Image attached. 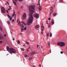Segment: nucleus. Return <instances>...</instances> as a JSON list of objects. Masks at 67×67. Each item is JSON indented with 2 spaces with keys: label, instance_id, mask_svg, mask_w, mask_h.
I'll use <instances>...</instances> for the list:
<instances>
[{
  "label": "nucleus",
  "instance_id": "nucleus-10",
  "mask_svg": "<svg viewBox=\"0 0 67 67\" xmlns=\"http://www.w3.org/2000/svg\"><path fill=\"white\" fill-rule=\"evenodd\" d=\"M20 49L22 51H24L25 49H24V48H21Z\"/></svg>",
  "mask_w": 67,
  "mask_h": 67
},
{
  "label": "nucleus",
  "instance_id": "nucleus-21",
  "mask_svg": "<svg viewBox=\"0 0 67 67\" xmlns=\"http://www.w3.org/2000/svg\"><path fill=\"white\" fill-rule=\"evenodd\" d=\"M51 24H54V21H52L51 22Z\"/></svg>",
  "mask_w": 67,
  "mask_h": 67
},
{
  "label": "nucleus",
  "instance_id": "nucleus-27",
  "mask_svg": "<svg viewBox=\"0 0 67 67\" xmlns=\"http://www.w3.org/2000/svg\"><path fill=\"white\" fill-rule=\"evenodd\" d=\"M18 25H21V23H20V21L18 23Z\"/></svg>",
  "mask_w": 67,
  "mask_h": 67
},
{
  "label": "nucleus",
  "instance_id": "nucleus-9",
  "mask_svg": "<svg viewBox=\"0 0 67 67\" xmlns=\"http://www.w3.org/2000/svg\"><path fill=\"white\" fill-rule=\"evenodd\" d=\"M49 32H48L47 33V39H48V37L49 36Z\"/></svg>",
  "mask_w": 67,
  "mask_h": 67
},
{
  "label": "nucleus",
  "instance_id": "nucleus-59",
  "mask_svg": "<svg viewBox=\"0 0 67 67\" xmlns=\"http://www.w3.org/2000/svg\"><path fill=\"white\" fill-rule=\"evenodd\" d=\"M22 6L21 7V8H22Z\"/></svg>",
  "mask_w": 67,
  "mask_h": 67
},
{
  "label": "nucleus",
  "instance_id": "nucleus-31",
  "mask_svg": "<svg viewBox=\"0 0 67 67\" xmlns=\"http://www.w3.org/2000/svg\"><path fill=\"white\" fill-rule=\"evenodd\" d=\"M24 30L25 31L26 30V27H25L24 28Z\"/></svg>",
  "mask_w": 67,
  "mask_h": 67
},
{
  "label": "nucleus",
  "instance_id": "nucleus-25",
  "mask_svg": "<svg viewBox=\"0 0 67 67\" xmlns=\"http://www.w3.org/2000/svg\"><path fill=\"white\" fill-rule=\"evenodd\" d=\"M53 15H54V16H56V13H54L53 14Z\"/></svg>",
  "mask_w": 67,
  "mask_h": 67
},
{
  "label": "nucleus",
  "instance_id": "nucleus-46",
  "mask_svg": "<svg viewBox=\"0 0 67 67\" xmlns=\"http://www.w3.org/2000/svg\"><path fill=\"white\" fill-rule=\"evenodd\" d=\"M12 22H14V20H12Z\"/></svg>",
  "mask_w": 67,
  "mask_h": 67
},
{
  "label": "nucleus",
  "instance_id": "nucleus-1",
  "mask_svg": "<svg viewBox=\"0 0 67 67\" xmlns=\"http://www.w3.org/2000/svg\"><path fill=\"white\" fill-rule=\"evenodd\" d=\"M36 6L35 5H31L29 7V11L30 13L29 14V18L28 20V25H31L32 23L33 20V13L35 12V8Z\"/></svg>",
  "mask_w": 67,
  "mask_h": 67
},
{
  "label": "nucleus",
  "instance_id": "nucleus-37",
  "mask_svg": "<svg viewBox=\"0 0 67 67\" xmlns=\"http://www.w3.org/2000/svg\"><path fill=\"white\" fill-rule=\"evenodd\" d=\"M37 48H38V47H39V45H38V44L37 45Z\"/></svg>",
  "mask_w": 67,
  "mask_h": 67
},
{
  "label": "nucleus",
  "instance_id": "nucleus-51",
  "mask_svg": "<svg viewBox=\"0 0 67 67\" xmlns=\"http://www.w3.org/2000/svg\"><path fill=\"white\" fill-rule=\"evenodd\" d=\"M25 44H24L23 46L24 47H25Z\"/></svg>",
  "mask_w": 67,
  "mask_h": 67
},
{
  "label": "nucleus",
  "instance_id": "nucleus-2",
  "mask_svg": "<svg viewBox=\"0 0 67 67\" xmlns=\"http://www.w3.org/2000/svg\"><path fill=\"white\" fill-rule=\"evenodd\" d=\"M6 47L7 49V51H8V52L10 54H11L12 55V53H13L14 54L16 53V51L13 48H10L9 46H7Z\"/></svg>",
  "mask_w": 67,
  "mask_h": 67
},
{
  "label": "nucleus",
  "instance_id": "nucleus-40",
  "mask_svg": "<svg viewBox=\"0 0 67 67\" xmlns=\"http://www.w3.org/2000/svg\"><path fill=\"white\" fill-rule=\"evenodd\" d=\"M60 53L61 54H63V51H61Z\"/></svg>",
  "mask_w": 67,
  "mask_h": 67
},
{
  "label": "nucleus",
  "instance_id": "nucleus-45",
  "mask_svg": "<svg viewBox=\"0 0 67 67\" xmlns=\"http://www.w3.org/2000/svg\"><path fill=\"white\" fill-rule=\"evenodd\" d=\"M51 8H52V9H53V6H51Z\"/></svg>",
  "mask_w": 67,
  "mask_h": 67
},
{
  "label": "nucleus",
  "instance_id": "nucleus-18",
  "mask_svg": "<svg viewBox=\"0 0 67 67\" xmlns=\"http://www.w3.org/2000/svg\"><path fill=\"white\" fill-rule=\"evenodd\" d=\"M41 27L42 29H44V27L43 26H41Z\"/></svg>",
  "mask_w": 67,
  "mask_h": 67
},
{
  "label": "nucleus",
  "instance_id": "nucleus-43",
  "mask_svg": "<svg viewBox=\"0 0 67 67\" xmlns=\"http://www.w3.org/2000/svg\"><path fill=\"white\" fill-rule=\"evenodd\" d=\"M51 20V18H49L48 19V20Z\"/></svg>",
  "mask_w": 67,
  "mask_h": 67
},
{
  "label": "nucleus",
  "instance_id": "nucleus-8",
  "mask_svg": "<svg viewBox=\"0 0 67 67\" xmlns=\"http://www.w3.org/2000/svg\"><path fill=\"white\" fill-rule=\"evenodd\" d=\"M16 15L15 14V12L14 11L13 14L12 15V16H15V17H16Z\"/></svg>",
  "mask_w": 67,
  "mask_h": 67
},
{
  "label": "nucleus",
  "instance_id": "nucleus-42",
  "mask_svg": "<svg viewBox=\"0 0 67 67\" xmlns=\"http://www.w3.org/2000/svg\"><path fill=\"white\" fill-rule=\"evenodd\" d=\"M46 23H47V24H48V21L47 20V21Z\"/></svg>",
  "mask_w": 67,
  "mask_h": 67
},
{
  "label": "nucleus",
  "instance_id": "nucleus-26",
  "mask_svg": "<svg viewBox=\"0 0 67 67\" xmlns=\"http://www.w3.org/2000/svg\"><path fill=\"white\" fill-rule=\"evenodd\" d=\"M60 2H63V0H60Z\"/></svg>",
  "mask_w": 67,
  "mask_h": 67
},
{
  "label": "nucleus",
  "instance_id": "nucleus-12",
  "mask_svg": "<svg viewBox=\"0 0 67 67\" xmlns=\"http://www.w3.org/2000/svg\"><path fill=\"white\" fill-rule=\"evenodd\" d=\"M34 54H35V52H32L30 53V55H34Z\"/></svg>",
  "mask_w": 67,
  "mask_h": 67
},
{
  "label": "nucleus",
  "instance_id": "nucleus-44",
  "mask_svg": "<svg viewBox=\"0 0 67 67\" xmlns=\"http://www.w3.org/2000/svg\"><path fill=\"white\" fill-rule=\"evenodd\" d=\"M27 52H28V51H29V49H27Z\"/></svg>",
  "mask_w": 67,
  "mask_h": 67
},
{
  "label": "nucleus",
  "instance_id": "nucleus-16",
  "mask_svg": "<svg viewBox=\"0 0 67 67\" xmlns=\"http://www.w3.org/2000/svg\"><path fill=\"white\" fill-rule=\"evenodd\" d=\"M0 30L1 32L2 31V28H1V27L0 26Z\"/></svg>",
  "mask_w": 67,
  "mask_h": 67
},
{
  "label": "nucleus",
  "instance_id": "nucleus-35",
  "mask_svg": "<svg viewBox=\"0 0 67 67\" xmlns=\"http://www.w3.org/2000/svg\"><path fill=\"white\" fill-rule=\"evenodd\" d=\"M52 13H51V12H50V13L49 14L50 16H51V14H52Z\"/></svg>",
  "mask_w": 67,
  "mask_h": 67
},
{
  "label": "nucleus",
  "instance_id": "nucleus-57",
  "mask_svg": "<svg viewBox=\"0 0 67 67\" xmlns=\"http://www.w3.org/2000/svg\"><path fill=\"white\" fill-rule=\"evenodd\" d=\"M20 34H22V33H20Z\"/></svg>",
  "mask_w": 67,
  "mask_h": 67
},
{
  "label": "nucleus",
  "instance_id": "nucleus-24",
  "mask_svg": "<svg viewBox=\"0 0 67 67\" xmlns=\"http://www.w3.org/2000/svg\"><path fill=\"white\" fill-rule=\"evenodd\" d=\"M48 46H50V43H49V42H48Z\"/></svg>",
  "mask_w": 67,
  "mask_h": 67
},
{
  "label": "nucleus",
  "instance_id": "nucleus-52",
  "mask_svg": "<svg viewBox=\"0 0 67 67\" xmlns=\"http://www.w3.org/2000/svg\"><path fill=\"white\" fill-rule=\"evenodd\" d=\"M8 10H8V11L6 12L7 13H8Z\"/></svg>",
  "mask_w": 67,
  "mask_h": 67
},
{
  "label": "nucleus",
  "instance_id": "nucleus-62",
  "mask_svg": "<svg viewBox=\"0 0 67 67\" xmlns=\"http://www.w3.org/2000/svg\"><path fill=\"white\" fill-rule=\"evenodd\" d=\"M41 48H42V46H41Z\"/></svg>",
  "mask_w": 67,
  "mask_h": 67
},
{
  "label": "nucleus",
  "instance_id": "nucleus-38",
  "mask_svg": "<svg viewBox=\"0 0 67 67\" xmlns=\"http://www.w3.org/2000/svg\"><path fill=\"white\" fill-rule=\"evenodd\" d=\"M41 9H42V8H41V7H40L39 8V10H41Z\"/></svg>",
  "mask_w": 67,
  "mask_h": 67
},
{
  "label": "nucleus",
  "instance_id": "nucleus-5",
  "mask_svg": "<svg viewBox=\"0 0 67 67\" xmlns=\"http://www.w3.org/2000/svg\"><path fill=\"white\" fill-rule=\"evenodd\" d=\"M34 17L36 19H38L39 17V15L37 14H35L34 15Z\"/></svg>",
  "mask_w": 67,
  "mask_h": 67
},
{
  "label": "nucleus",
  "instance_id": "nucleus-60",
  "mask_svg": "<svg viewBox=\"0 0 67 67\" xmlns=\"http://www.w3.org/2000/svg\"><path fill=\"white\" fill-rule=\"evenodd\" d=\"M9 7V8H11V6H10Z\"/></svg>",
  "mask_w": 67,
  "mask_h": 67
},
{
  "label": "nucleus",
  "instance_id": "nucleus-22",
  "mask_svg": "<svg viewBox=\"0 0 67 67\" xmlns=\"http://www.w3.org/2000/svg\"><path fill=\"white\" fill-rule=\"evenodd\" d=\"M21 23H23V24H24V25H26V24H25V23H24V22H23V21H21Z\"/></svg>",
  "mask_w": 67,
  "mask_h": 67
},
{
  "label": "nucleus",
  "instance_id": "nucleus-49",
  "mask_svg": "<svg viewBox=\"0 0 67 67\" xmlns=\"http://www.w3.org/2000/svg\"><path fill=\"white\" fill-rule=\"evenodd\" d=\"M4 36H7V35H5H5H4Z\"/></svg>",
  "mask_w": 67,
  "mask_h": 67
},
{
  "label": "nucleus",
  "instance_id": "nucleus-7",
  "mask_svg": "<svg viewBox=\"0 0 67 67\" xmlns=\"http://www.w3.org/2000/svg\"><path fill=\"white\" fill-rule=\"evenodd\" d=\"M2 34L0 32V40H2V39L3 38V36L1 35Z\"/></svg>",
  "mask_w": 67,
  "mask_h": 67
},
{
  "label": "nucleus",
  "instance_id": "nucleus-6",
  "mask_svg": "<svg viewBox=\"0 0 67 67\" xmlns=\"http://www.w3.org/2000/svg\"><path fill=\"white\" fill-rule=\"evenodd\" d=\"M26 13H25L23 15L22 19L23 20H24V19H25V18H26Z\"/></svg>",
  "mask_w": 67,
  "mask_h": 67
},
{
  "label": "nucleus",
  "instance_id": "nucleus-47",
  "mask_svg": "<svg viewBox=\"0 0 67 67\" xmlns=\"http://www.w3.org/2000/svg\"><path fill=\"white\" fill-rule=\"evenodd\" d=\"M19 19H18L17 20V22H19Z\"/></svg>",
  "mask_w": 67,
  "mask_h": 67
},
{
  "label": "nucleus",
  "instance_id": "nucleus-28",
  "mask_svg": "<svg viewBox=\"0 0 67 67\" xmlns=\"http://www.w3.org/2000/svg\"><path fill=\"white\" fill-rule=\"evenodd\" d=\"M7 16H8V18H10V17H11V16H10V15L8 14H7Z\"/></svg>",
  "mask_w": 67,
  "mask_h": 67
},
{
  "label": "nucleus",
  "instance_id": "nucleus-30",
  "mask_svg": "<svg viewBox=\"0 0 67 67\" xmlns=\"http://www.w3.org/2000/svg\"><path fill=\"white\" fill-rule=\"evenodd\" d=\"M26 44H28V45H29V44H30V43H29V42H28L26 41Z\"/></svg>",
  "mask_w": 67,
  "mask_h": 67
},
{
  "label": "nucleus",
  "instance_id": "nucleus-15",
  "mask_svg": "<svg viewBox=\"0 0 67 67\" xmlns=\"http://www.w3.org/2000/svg\"><path fill=\"white\" fill-rule=\"evenodd\" d=\"M21 28H22V29H23L24 28V26H23V24L21 25Z\"/></svg>",
  "mask_w": 67,
  "mask_h": 67
},
{
  "label": "nucleus",
  "instance_id": "nucleus-23",
  "mask_svg": "<svg viewBox=\"0 0 67 67\" xmlns=\"http://www.w3.org/2000/svg\"><path fill=\"white\" fill-rule=\"evenodd\" d=\"M17 43L18 44H20V41L19 40H18L17 41Z\"/></svg>",
  "mask_w": 67,
  "mask_h": 67
},
{
  "label": "nucleus",
  "instance_id": "nucleus-13",
  "mask_svg": "<svg viewBox=\"0 0 67 67\" xmlns=\"http://www.w3.org/2000/svg\"><path fill=\"white\" fill-rule=\"evenodd\" d=\"M13 3H14V4H15V5H16V2H15V1H14L13 0Z\"/></svg>",
  "mask_w": 67,
  "mask_h": 67
},
{
  "label": "nucleus",
  "instance_id": "nucleus-20",
  "mask_svg": "<svg viewBox=\"0 0 67 67\" xmlns=\"http://www.w3.org/2000/svg\"><path fill=\"white\" fill-rule=\"evenodd\" d=\"M20 29L21 30V32H23V31H24V29H23V28H21Z\"/></svg>",
  "mask_w": 67,
  "mask_h": 67
},
{
  "label": "nucleus",
  "instance_id": "nucleus-14",
  "mask_svg": "<svg viewBox=\"0 0 67 67\" xmlns=\"http://www.w3.org/2000/svg\"><path fill=\"white\" fill-rule=\"evenodd\" d=\"M16 2H17V1H18V0H14ZM20 2H22V1L23 0H18Z\"/></svg>",
  "mask_w": 67,
  "mask_h": 67
},
{
  "label": "nucleus",
  "instance_id": "nucleus-34",
  "mask_svg": "<svg viewBox=\"0 0 67 67\" xmlns=\"http://www.w3.org/2000/svg\"><path fill=\"white\" fill-rule=\"evenodd\" d=\"M25 57H27V55H25Z\"/></svg>",
  "mask_w": 67,
  "mask_h": 67
},
{
  "label": "nucleus",
  "instance_id": "nucleus-4",
  "mask_svg": "<svg viewBox=\"0 0 67 67\" xmlns=\"http://www.w3.org/2000/svg\"><path fill=\"white\" fill-rule=\"evenodd\" d=\"M1 11L3 13H5V9L3 7L1 8Z\"/></svg>",
  "mask_w": 67,
  "mask_h": 67
},
{
  "label": "nucleus",
  "instance_id": "nucleus-19",
  "mask_svg": "<svg viewBox=\"0 0 67 67\" xmlns=\"http://www.w3.org/2000/svg\"><path fill=\"white\" fill-rule=\"evenodd\" d=\"M53 9H51L50 12H51V13H53Z\"/></svg>",
  "mask_w": 67,
  "mask_h": 67
},
{
  "label": "nucleus",
  "instance_id": "nucleus-33",
  "mask_svg": "<svg viewBox=\"0 0 67 67\" xmlns=\"http://www.w3.org/2000/svg\"><path fill=\"white\" fill-rule=\"evenodd\" d=\"M10 21H11V20H12V18H11L10 17Z\"/></svg>",
  "mask_w": 67,
  "mask_h": 67
},
{
  "label": "nucleus",
  "instance_id": "nucleus-54",
  "mask_svg": "<svg viewBox=\"0 0 67 67\" xmlns=\"http://www.w3.org/2000/svg\"><path fill=\"white\" fill-rule=\"evenodd\" d=\"M30 47H29L28 48V49H30Z\"/></svg>",
  "mask_w": 67,
  "mask_h": 67
},
{
  "label": "nucleus",
  "instance_id": "nucleus-56",
  "mask_svg": "<svg viewBox=\"0 0 67 67\" xmlns=\"http://www.w3.org/2000/svg\"><path fill=\"white\" fill-rule=\"evenodd\" d=\"M10 9H12V8H11L10 7Z\"/></svg>",
  "mask_w": 67,
  "mask_h": 67
},
{
  "label": "nucleus",
  "instance_id": "nucleus-32",
  "mask_svg": "<svg viewBox=\"0 0 67 67\" xmlns=\"http://www.w3.org/2000/svg\"><path fill=\"white\" fill-rule=\"evenodd\" d=\"M52 33H51L50 35V37H52Z\"/></svg>",
  "mask_w": 67,
  "mask_h": 67
},
{
  "label": "nucleus",
  "instance_id": "nucleus-11",
  "mask_svg": "<svg viewBox=\"0 0 67 67\" xmlns=\"http://www.w3.org/2000/svg\"><path fill=\"white\" fill-rule=\"evenodd\" d=\"M39 27H40V26H39V25H36L35 26V28H36V29H38V28H39Z\"/></svg>",
  "mask_w": 67,
  "mask_h": 67
},
{
  "label": "nucleus",
  "instance_id": "nucleus-63",
  "mask_svg": "<svg viewBox=\"0 0 67 67\" xmlns=\"http://www.w3.org/2000/svg\"><path fill=\"white\" fill-rule=\"evenodd\" d=\"M55 4H54V5H55Z\"/></svg>",
  "mask_w": 67,
  "mask_h": 67
},
{
  "label": "nucleus",
  "instance_id": "nucleus-55",
  "mask_svg": "<svg viewBox=\"0 0 67 67\" xmlns=\"http://www.w3.org/2000/svg\"><path fill=\"white\" fill-rule=\"evenodd\" d=\"M8 10H10V8H9Z\"/></svg>",
  "mask_w": 67,
  "mask_h": 67
},
{
  "label": "nucleus",
  "instance_id": "nucleus-3",
  "mask_svg": "<svg viewBox=\"0 0 67 67\" xmlns=\"http://www.w3.org/2000/svg\"><path fill=\"white\" fill-rule=\"evenodd\" d=\"M57 44L58 45H59L62 47L64 46L65 45V43L63 42H58Z\"/></svg>",
  "mask_w": 67,
  "mask_h": 67
},
{
  "label": "nucleus",
  "instance_id": "nucleus-29",
  "mask_svg": "<svg viewBox=\"0 0 67 67\" xmlns=\"http://www.w3.org/2000/svg\"><path fill=\"white\" fill-rule=\"evenodd\" d=\"M29 60H32V58H30Z\"/></svg>",
  "mask_w": 67,
  "mask_h": 67
},
{
  "label": "nucleus",
  "instance_id": "nucleus-53",
  "mask_svg": "<svg viewBox=\"0 0 67 67\" xmlns=\"http://www.w3.org/2000/svg\"><path fill=\"white\" fill-rule=\"evenodd\" d=\"M14 40H15V39L14 38H13V41H14Z\"/></svg>",
  "mask_w": 67,
  "mask_h": 67
},
{
  "label": "nucleus",
  "instance_id": "nucleus-39",
  "mask_svg": "<svg viewBox=\"0 0 67 67\" xmlns=\"http://www.w3.org/2000/svg\"><path fill=\"white\" fill-rule=\"evenodd\" d=\"M48 27L49 28H50V27H51V25H49L48 26Z\"/></svg>",
  "mask_w": 67,
  "mask_h": 67
},
{
  "label": "nucleus",
  "instance_id": "nucleus-58",
  "mask_svg": "<svg viewBox=\"0 0 67 67\" xmlns=\"http://www.w3.org/2000/svg\"><path fill=\"white\" fill-rule=\"evenodd\" d=\"M39 66H41L40 65H39Z\"/></svg>",
  "mask_w": 67,
  "mask_h": 67
},
{
  "label": "nucleus",
  "instance_id": "nucleus-61",
  "mask_svg": "<svg viewBox=\"0 0 67 67\" xmlns=\"http://www.w3.org/2000/svg\"><path fill=\"white\" fill-rule=\"evenodd\" d=\"M5 4H6V5H7V3H5Z\"/></svg>",
  "mask_w": 67,
  "mask_h": 67
},
{
  "label": "nucleus",
  "instance_id": "nucleus-64",
  "mask_svg": "<svg viewBox=\"0 0 67 67\" xmlns=\"http://www.w3.org/2000/svg\"><path fill=\"white\" fill-rule=\"evenodd\" d=\"M34 67H35V66H34Z\"/></svg>",
  "mask_w": 67,
  "mask_h": 67
},
{
  "label": "nucleus",
  "instance_id": "nucleus-41",
  "mask_svg": "<svg viewBox=\"0 0 67 67\" xmlns=\"http://www.w3.org/2000/svg\"><path fill=\"white\" fill-rule=\"evenodd\" d=\"M7 3L8 4V5H9V2H8L7 1Z\"/></svg>",
  "mask_w": 67,
  "mask_h": 67
},
{
  "label": "nucleus",
  "instance_id": "nucleus-17",
  "mask_svg": "<svg viewBox=\"0 0 67 67\" xmlns=\"http://www.w3.org/2000/svg\"><path fill=\"white\" fill-rule=\"evenodd\" d=\"M7 23H8V24H10V21H7Z\"/></svg>",
  "mask_w": 67,
  "mask_h": 67
},
{
  "label": "nucleus",
  "instance_id": "nucleus-50",
  "mask_svg": "<svg viewBox=\"0 0 67 67\" xmlns=\"http://www.w3.org/2000/svg\"><path fill=\"white\" fill-rule=\"evenodd\" d=\"M43 31H42L41 32V33L42 34H43Z\"/></svg>",
  "mask_w": 67,
  "mask_h": 67
},
{
  "label": "nucleus",
  "instance_id": "nucleus-48",
  "mask_svg": "<svg viewBox=\"0 0 67 67\" xmlns=\"http://www.w3.org/2000/svg\"><path fill=\"white\" fill-rule=\"evenodd\" d=\"M43 29H41L42 31H43Z\"/></svg>",
  "mask_w": 67,
  "mask_h": 67
},
{
  "label": "nucleus",
  "instance_id": "nucleus-36",
  "mask_svg": "<svg viewBox=\"0 0 67 67\" xmlns=\"http://www.w3.org/2000/svg\"><path fill=\"white\" fill-rule=\"evenodd\" d=\"M2 42H3L2 41H0V43L1 44V43H2Z\"/></svg>",
  "mask_w": 67,
  "mask_h": 67
}]
</instances>
